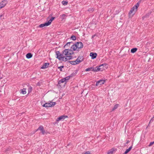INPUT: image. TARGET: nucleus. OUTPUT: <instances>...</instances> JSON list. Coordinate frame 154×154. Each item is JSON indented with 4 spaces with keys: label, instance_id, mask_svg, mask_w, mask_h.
Instances as JSON below:
<instances>
[{
    "label": "nucleus",
    "instance_id": "nucleus-1",
    "mask_svg": "<svg viewBox=\"0 0 154 154\" xmlns=\"http://www.w3.org/2000/svg\"><path fill=\"white\" fill-rule=\"evenodd\" d=\"M83 46V44L82 42H77L71 46V48L74 51H79V50L82 48Z\"/></svg>",
    "mask_w": 154,
    "mask_h": 154
},
{
    "label": "nucleus",
    "instance_id": "nucleus-2",
    "mask_svg": "<svg viewBox=\"0 0 154 154\" xmlns=\"http://www.w3.org/2000/svg\"><path fill=\"white\" fill-rule=\"evenodd\" d=\"M139 6V3H137L130 11L129 13V15L130 16L131 14H132V15H134L135 14V12L137 11V9Z\"/></svg>",
    "mask_w": 154,
    "mask_h": 154
},
{
    "label": "nucleus",
    "instance_id": "nucleus-3",
    "mask_svg": "<svg viewBox=\"0 0 154 154\" xmlns=\"http://www.w3.org/2000/svg\"><path fill=\"white\" fill-rule=\"evenodd\" d=\"M56 103L55 102H52L50 103H47L44 104L43 106L45 107H51L54 106Z\"/></svg>",
    "mask_w": 154,
    "mask_h": 154
},
{
    "label": "nucleus",
    "instance_id": "nucleus-4",
    "mask_svg": "<svg viewBox=\"0 0 154 154\" xmlns=\"http://www.w3.org/2000/svg\"><path fill=\"white\" fill-rule=\"evenodd\" d=\"M38 130L40 131L41 133L43 135L47 134L46 131L44 130L43 126L42 125H40L37 129L36 131Z\"/></svg>",
    "mask_w": 154,
    "mask_h": 154
},
{
    "label": "nucleus",
    "instance_id": "nucleus-5",
    "mask_svg": "<svg viewBox=\"0 0 154 154\" xmlns=\"http://www.w3.org/2000/svg\"><path fill=\"white\" fill-rule=\"evenodd\" d=\"M68 118V116H60L58 118H57V119L56 120V123H57L58 122L60 121L63 120L64 119L66 118Z\"/></svg>",
    "mask_w": 154,
    "mask_h": 154
},
{
    "label": "nucleus",
    "instance_id": "nucleus-6",
    "mask_svg": "<svg viewBox=\"0 0 154 154\" xmlns=\"http://www.w3.org/2000/svg\"><path fill=\"white\" fill-rule=\"evenodd\" d=\"M8 3V1L6 0H3L0 3V9L4 7Z\"/></svg>",
    "mask_w": 154,
    "mask_h": 154
},
{
    "label": "nucleus",
    "instance_id": "nucleus-7",
    "mask_svg": "<svg viewBox=\"0 0 154 154\" xmlns=\"http://www.w3.org/2000/svg\"><path fill=\"white\" fill-rule=\"evenodd\" d=\"M105 81L106 80H100L96 82V85L97 86L103 85L104 84Z\"/></svg>",
    "mask_w": 154,
    "mask_h": 154
},
{
    "label": "nucleus",
    "instance_id": "nucleus-8",
    "mask_svg": "<svg viewBox=\"0 0 154 154\" xmlns=\"http://www.w3.org/2000/svg\"><path fill=\"white\" fill-rule=\"evenodd\" d=\"M103 70V68H100L99 67V66L98 67H96L95 68H94V72H98V71H102Z\"/></svg>",
    "mask_w": 154,
    "mask_h": 154
},
{
    "label": "nucleus",
    "instance_id": "nucleus-9",
    "mask_svg": "<svg viewBox=\"0 0 154 154\" xmlns=\"http://www.w3.org/2000/svg\"><path fill=\"white\" fill-rule=\"evenodd\" d=\"M69 50L68 49H66L64 50L63 51V55L64 56L69 55Z\"/></svg>",
    "mask_w": 154,
    "mask_h": 154
},
{
    "label": "nucleus",
    "instance_id": "nucleus-10",
    "mask_svg": "<svg viewBox=\"0 0 154 154\" xmlns=\"http://www.w3.org/2000/svg\"><path fill=\"white\" fill-rule=\"evenodd\" d=\"M97 54L96 53L91 52L90 54V55L91 57V58L94 59L97 56Z\"/></svg>",
    "mask_w": 154,
    "mask_h": 154
},
{
    "label": "nucleus",
    "instance_id": "nucleus-11",
    "mask_svg": "<svg viewBox=\"0 0 154 154\" xmlns=\"http://www.w3.org/2000/svg\"><path fill=\"white\" fill-rule=\"evenodd\" d=\"M49 65V63H44L43 64L42 66L41 67V69H43L46 68L48 67Z\"/></svg>",
    "mask_w": 154,
    "mask_h": 154
},
{
    "label": "nucleus",
    "instance_id": "nucleus-12",
    "mask_svg": "<svg viewBox=\"0 0 154 154\" xmlns=\"http://www.w3.org/2000/svg\"><path fill=\"white\" fill-rule=\"evenodd\" d=\"M69 62H70V63H71V62L74 63H71V64L73 65H76L81 63V60H77V59H76L75 61H69Z\"/></svg>",
    "mask_w": 154,
    "mask_h": 154
},
{
    "label": "nucleus",
    "instance_id": "nucleus-13",
    "mask_svg": "<svg viewBox=\"0 0 154 154\" xmlns=\"http://www.w3.org/2000/svg\"><path fill=\"white\" fill-rule=\"evenodd\" d=\"M49 25L48 23V22H46V23H44L41 24H40L39 26V27L42 28V27H43L45 26H48Z\"/></svg>",
    "mask_w": 154,
    "mask_h": 154
},
{
    "label": "nucleus",
    "instance_id": "nucleus-14",
    "mask_svg": "<svg viewBox=\"0 0 154 154\" xmlns=\"http://www.w3.org/2000/svg\"><path fill=\"white\" fill-rule=\"evenodd\" d=\"M77 70H75L69 76V77H72L73 76H74L77 73Z\"/></svg>",
    "mask_w": 154,
    "mask_h": 154
},
{
    "label": "nucleus",
    "instance_id": "nucleus-15",
    "mask_svg": "<svg viewBox=\"0 0 154 154\" xmlns=\"http://www.w3.org/2000/svg\"><path fill=\"white\" fill-rule=\"evenodd\" d=\"M60 54V52L59 51H57L56 52V54L57 56L56 58L59 59L60 60H61V58L59 57V56Z\"/></svg>",
    "mask_w": 154,
    "mask_h": 154
},
{
    "label": "nucleus",
    "instance_id": "nucleus-16",
    "mask_svg": "<svg viewBox=\"0 0 154 154\" xmlns=\"http://www.w3.org/2000/svg\"><path fill=\"white\" fill-rule=\"evenodd\" d=\"M26 57L28 59H29L32 57V55L31 53H28L26 55Z\"/></svg>",
    "mask_w": 154,
    "mask_h": 154
},
{
    "label": "nucleus",
    "instance_id": "nucleus-17",
    "mask_svg": "<svg viewBox=\"0 0 154 154\" xmlns=\"http://www.w3.org/2000/svg\"><path fill=\"white\" fill-rule=\"evenodd\" d=\"M115 149L112 148L111 149L109 150L107 154H112L113 152L115 151Z\"/></svg>",
    "mask_w": 154,
    "mask_h": 154
},
{
    "label": "nucleus",
    "instance_id": "nucleus-18",
    "mask_svg": "<svg viewBox=\"0 0 154 154\" xmlns=\"http://www.w3.org/2000/svg\"><path fill=\"white\" fill-rule=\"evenodd\" d=\"M64 82H65V84L66 83V79L65 78H63L61 80H60L58 82V84H60L61 83H63Z\"/></svg>",
    "mask_w": 154,
    "mask_h": 154
},
{
    "label": "nucleus",
    "instance_id": "nucleus-19",
    "mask_svg": "<svg viewBox=\"0 0 154 154\" xmlns=\"http://www.w3.org/2000/svg\"><path fill=\"white\" fill-rule=\"evenodd\" d=\"M55 18V17H52L51 18V19L49 20L48 22H47L49 25H50L51 24L52 21Z\"/></svg>",
    "mask_w": 154,
    "mask_h": 154
},
{
    "label": "nucleus",
    "instance_id": "nucleus-20",
    "mask_svg": "<svg viewBox=\"0 0 154 154\" xmlns=\"http://www.w3.org/2000/svg\"><path fill=\"white\" fill-rule=\"evenodd\" d=\"M83 57L82 56H79L77 59V60H81V62H82L83 60Z\"/></svg>",
    "mask_w": 154,
    "mask_h": 154
},
{
    "label": "nucleus",
    "instance_id": "nucleus-21",
    "mask_svg": "<svg viewBox=\"0 0 154 154\" xmlns=\"http://www.w3.org/2000/svg\"><path fill=\"white\" fill-rule=\"evenodd\" d=\"M85 71H94V68L93 67L88 68L86 69Z\"/></svg>",
    "mask_w": 154,
    "mask_h": 154
},
{
    "label": "nucleus",
    "instance_id": "nucleus-22",
    "mask_svg": "<svg viewBox=\"0 0 154 154\" xmlns=\"http://www.w3.org/2000/svg\"><path fill=\"white\" fill-rule=\"evenodd\" d=\"M107 64H106V63H104L103 64H102L99 65V67H100V68H103V67H106L107 66Z\"/></svg>",
    "mask_w": 154,
    "mask_h": 154
},
{
    "label": "nucleus",
    "instance_id": "nucleus-23",
    "mask_svg": "<svg viewBox=\"0 0 154 154\" xmlns=\"http://www.w3.org/2000/svg\"><path fill=\"white\" fill-rule=\"evenodd\" d=\"M137 50V48H132L131 51V52L132 53H135Z\"/></svg>",
    "mask_w": 154,
    "mask_h": 154
},
{
    "label": "nucleus",
    "instance_id": "nucleus-24",
    "mask_svg": "<svg viewBox=\"0 0 154 154\" xmlns=\"http://www.w3.org/2000/svg\"><path fill=\"white\" fill-rule=\"evenodd\" d=\"M118 106H119V104H116L115 105V106H114L112 108V111H114L116 109L118 108Z\"/></svg>",
    "mask_w": 154,
    "mask_h": 154
},
{
    "label": "nucleus",
    "instance_id": "nucleus-25",
    "mask_svg": "<svg viewBox=\"0 0 154 154\" xmlns=\"http://www.w3.org/2000/svg\"><path fill=\"white\" fill-rule=\"evenodd\" d=\"M132 146L133 145H132L130 147H129V148L127 149L125 151L127 152V153H128L131 150V149L132 148Z\"/></svg>",
    "mask_w": 154,
    "mask_h": 154
},
{
    "label": "nucleus",
    "instance_id": "nucleus-26",
    "mask_svg": "<svg viewBox=\"0 0 154 154\" xmlns=\"http://www.w3.org/2000/svg\"><path fill=\"white\" fill-rule=\"evenodd\" d=\"M26 88H23L21 92V93H22L23 94H25L26 93Z\"/></svg>",
    "mask_w": 154,
    "mask_h": 154
},
{
    "label": "nucleus",
    "instance_id": "nucleus-27",
    "mask_svg": "<svg viewBox=\"0 0 154 154\" xmlns=\"http://www.w3.org/2000/svg\"><path fill=\"white\" fill-rule=\"evenodd\" d=\"M63 58H62V60H61L64 61H66L68 60L67 57H64V56H63Z\"/></svg>",
    "mask_w": 154,
    "mask_h": 154
},
{
    "label": "nucleus",
    "instance_id": "nucleus-28",
    "mask_svg": "<svg viewBox=\"0 0 154 154\" xmlns=\"http://www.w3.org/2000/svg\"><path fill=\"white\" fill-rule=\"evenodd\" d=\"M66 16V15L64 14L60 15V17L62 19H65V17Z\"/></svg>",
    "mask_w": 154,
    "mask_h": 154
},
{
    "label": "nucleus",
    "instance_id": "nucleus-29",
    "mask_svg": "<svg viewBox=\"0 0 154 154\" xmlns=\"http://www.w3.org/2000/svg\"><path fill=\"white\" fill-rule=\"evenodd\" d=\"M71 43H73V42H67L66 44L64 45V48H65L66 47V46H69V45H70V44Z\"/></svg>",
    "mask_w": 154,
    "mask_h": 154
},
{
    "label": "nucleus",
    "instance_id": "nucleus-30",
    "mask_svg": "<svg viewBox=\"0 0 154 154\" xmlns=\"http://www.w3.org/2000/svg\"><path fill=\"white\" fill-rule=\"evenodd\" d=\"M94 11V8H89L88 10V11L90 12H93Z\"/></svg>",
    "mask_w": 154,
    "mask_h": 154
},
{
    "label": "nucleus",
    "instance_id": "nucleus-31",
    "mask_svg": "<svg viewBox=\"0 0 154 154\" xmlns=\"http://www.w3.org/2000/svg\"><path fill=\"white\" fill-rule=\"evenodd\" d=\"M67 3L68 2L66 1H63L62 2V4L64 5H66Z\"/></svg>",
    "mask_w": 154,
    "mask_h": 154
},
{
    "label": "nucleus",
    "instance_id": "nucleus-32",
    "mask_svg": "<svg viewBox=\"0 0 154 154\" xmlns=\"http://www.w3.org/2000/svg\"><path fill=\"white\" fill-rule=\"evenodd\" d=\"M71 38L73 40H75L76 39V37L75 35H72L71 36Z\"/></svg>",
    "mask_w": 154,
    "mask_h": 154
},
{
    "label": "nucleus",
    "instance_id": "nucleus-33",
    "mask_svg": "<svg viewBox=\"0 0 154 154\" xmlns=\"http://www.w3.org/2000/svg\"><path fill=\"white\" fill-rule=\"evenodd\" d=\"M69 55H72L74 53L73 51L72 50L69 49Z\"/></svg>",
    "mask_w": 154,
    "mask_h": 154
},
{
    "label": "nucleus",
    "instance_id": "nucleus-34",
    "mask_svg": "<svg viewBox=\"0 0 154 154\" xmlns=\"http://www.w3.org/2000/svg\"><path fill=\"white\" fill-rule=\"evenodd\" d=\"M66 57H67V60H70L72 59V57L71 56H66Z\"/></svg>",
    "mask_w": 154,
    "mask_h": 154
},
{
    "label": "nucleus",
    "instance_id": "nucleus-35",
    "mask_svg": "<svg viewBox=\"0 0 154 154\" xmlns=\"http://www.w3.org/2000/svg\"><path fill=\"white\" fill-rule=\"evenodd\" d=\"M32 88L31 87L29 86L28 88V93H30L32 91Z\"/></svg>",
    "mask_w": 154,
    "mask_h": 154
},
{
    "label": "nucleus",
    "instance_id": "nucleus-36",
    "mask_svg": "<svg viewBox=\"0 0 154 154\" xmlns=\"http://www.w3.org/2000/svg\"><path fill=\"white\" fill-rule=\"evenodd\" d=\"M64 67V66L63 65L60 66L58 67V69H60V71H62V69Z\"/></svg>",
    "mask_w": 154,
    "mask_h": 154
},
{
    "label": "nucleus",
    "instance_id": "nucleus-37",
    "mask_svg": "<svg viewBox=\"0 0 154 154\" xmlns=\"http://www.w3.org/2000/svg\"><path fill=\"white\" fill-rule=\"evenodd\" d=\"M63 53L62 54H60L59 56V57H61V60H62V58H63Z\"/></svg>",
    "mask_w": 154,
    "mask_h": 154
},
{
    "label": "nucleus",
    "instance_id": "nucleus-38",
    "mask_svg": "<svg viewBox=\"0 0 154 154\" xmlns=\"http://www.w3.org/2000/svg\"><path fill=\"white\" fill-rule=\"evenodd\" d=\"M42 83V82H38L37 83V85L38 86H40L41 85Z\"/></svg>",
    "mask_w": 154,
    "mask_h": 154
},
{
    "label": "nucleus",
    "instance_id": "nucleus-39",
    "mask_svg": "<svg viewBox=\"0 0 154 154\" xmlns=\"http://www.w3.org/2000/svg\"><path fill=\"white\" fill-rule=\"evenodd\" d=\"M70 78V77H69V76H67V77H66L65 78H65V79H66V81H67L68 80H69V79Z\"/></svg>",
    "mask_w": 154,
    "mask_h": 154
},
{
    "label": "nucleus",
    "instance_id": "nucleus-40",
    "mask_svg": "<svg viewBox=\"0 0 154 154\" xmlns=\"http://www.w3.org/2000/svg\"><path fill=\"white\" fill-rule=\"evenodd\" d=\"M154 144V141L153 142H151L149 145V146H151L152 144Z\"/></svg>",
    "mask_w": 154,
    "mask_h": 154
},
{
    "label": "nucleus",
    "instance_id": "nucleus-41",
    "mask_svg": "<svg viewBox=\"0 0 154 154\" xmlns=\"http://www.w3.org/2000/svg\"><path fill=\"white\" fill-rule=\"evenodd\" d=\"M11 148H9L7 149H6V150H5V151L6 152L7 151H10L11 150Z\"/></svg>",
    "mask_w": 154,
    "mask_h": 154
},
{
    "label": "nucleus",
    "instance_id": "nucleus-42",
    "mask_svg": "<svg viewBox=\"0 0 154 154\" xmlns=\"http://www.w3.org/2000/svg\"><path fill=\"white\" fill-rule=\"evenodd\" d=\"M84 154H90V152L89 151H88L85 152Z\"/></svg>",
    "mask_w": 154,
    "mask_h": 154
},
{
    "label": "nucleus",
    "instance_id": "nucleus-43",
    "mask_svg": "<svg viewBox=\"0 0 154 154\" xmlns=\"http://www.w3.org/2000/svg\"><path fill=\"white\" fill-rule=\"evenodd\" d=\"M144 0H140L137 3H139V4L140 3L141 1H144Z\"/></svg>",
    "mask_w": 154,
    "mask_h": 154
},
{
    "label": "nucleus",
    "instance_id": "nucleus-44",
    "mask_svg": "<svg viewBox=\"0 0 154 154\" xmlns=\"http://www.w3.org/2000/svg\"><path fill=\"white\" fill-rule=\"evenodd\" d=\"M154 118V117H153L151 119V120H150L149 122V124L150 123V122H151V121H152L153 120V118Z\"/></svg>",
    "mask_w": 154,
    "mask_h": 154
},
{
    "label": "nucleus",
    "instance_id": "nucleus-45",
    "mask_svg": "<svg viewBox=\"0 0 154 154\" xmlns=\"http://www.w3.org/2000/svg\"><path fill=\"white\" fill-rule=\"evenodd\" d=\"M130 142V141L129 140H127L126 143V144H128L129 142Z\"/></svg>",
    "mask_w": 154,
    "mask_h": 154
},
{
    "label": "nucleus",
    "instance_id": "nucleus-46",
    "mask_svg": "<svg viewBox=\"0 0 154 154\" xmlns=\"http://www.w3.org/2000/svg\"><path fill=\"white\" fill-rule=\"evenodd\" d=\"M96 35H93L92 37V38H94V37Z\"/></svg>",
    "mask_w": 154,
    "mask_h": 154
},
{
    "label": "nucleus",
    "instance_id": "nucleus-47",
    "mask_svg": "<svg viewBox=\"0 0 154 154\" xmlns=\"http://www.w3.org/2000/svg\"><path fill=\"white\" fill-rule=\"evenodd\" d=\"M96 35H93L92 37V38H94V37Z\"/></svg>",
    "mask_w": 154,
    "mask_h": 154
},
{
    "label": "nucleus",
    "instance_id": "nucleus-48",
    "mask_svg": "<svg viewBox=\"0 0 154 154\" xmlns=\"http://www.w3.org/2000/svg\"><path fill=\"white\" fill-rule=\"evenodd\" d=\"M127 152L126 151L125 152L123 153V154H127Z\"/></svg>",
    "mask_w": 154,
    "mask_h": 154
},
{
    "label": "nucleus",
    "instance_id": "nucleus-49",
    "mask_svg": "<svg viewBox=\"0 0 154 154\" xmlns=\"http://www.w3.org/2000/svg\"><path fill=\"white\" fill-rule=\"evenodd\" d=\"M2 16V15H0V17H1Z\"/></svg>",
    "mask_w": 154,
    "mask_h": 154
},
{
    "label": "nucleus",
    "instance_id": "nucleus-50",
    "mask_svg": "<svg viewBox=\"0 0 154 154\" xmlns=\"http://www.w3.org/2000/svg\"><path fill=\"white\" fill-rule=\"evenodd\" d=\"M70 63H72V62H71Z\"/></svg>",
    "mask_w": 154,
    "mask_h": 154
},
{
    "label": "nucleus",
    "instance_id": "nucleus-51",
    "mask_svg": "<svg viewBox=\"0 0 154 154\" xmlns=\"http://www.w3.org/2000/svg\"><path fill=\"white\" fill-rule=\"evenodd\" d=\"M153 48L154 49V47Z\"/></svg>",
    "mask_w": 154,
    "mask_h": 154
}]
</instances>
